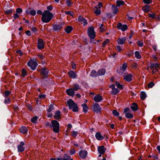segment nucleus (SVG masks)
Here are the masks:
<instances>
[{"mask_svg":"<svg viewBox=\"0 0 160 160\" xmlns=\"http://www.w3.org/2000/svg\"><path fill=\"white\" fill-rule=\"evenodd\" d=\"M53 17V15L51 12L46 10L43 13L41 20L43 22L47 23L50 21Z\"/></svg>","mask_w":160,"mask_h":160,"instance_id":"nucleus-1","label":"nucleus"},{"mask_svg":"<svg viewBox=\"0 0 160 160\" xmlns=\"http://www.w3.org/2000/svg\"><path fill=\"white\" fill-rule=\"evenodd\" d=\"M51 128H52L53 131L56 133H58L59 131V124L56 120H53L51 121V123L49 125Z\"/></svg>","mask_w":160,"mask_h":160,"instance_id":"nucleus-2","label":"nucleus"},{"mask_svg":"<svg viewBox=\"0 0 160 160\" xmlns=\"http://www.w3.org/2000/svg\"><path fill=\"white\" fill-rule=\"evenodd\" d=\"M67 104L70 109L74 112L78 111V107L77 104L71 99H69L67 101Z\"/></svg>","mask_w":160,"mask_h":160,"instance_id":"nucleus-3","label":"nucleus"},{"mask_svg":"<svg viewBox=\"0 0 160 160\" xmlns=\"http://www.w3.org/2000/svg\"><path fill=\"white\" fill-rule=\"evenodd\" d=\"M150 68L152 74H154L158 72L159 68V64L157 63H152L151 64Z\"/></svg>","mask_w":160,"mask_h":160,"instance_id":"nucleus-4","label":"nucleus"},{"mask_svg":"<svg viewBox=\"0 0 160 160\" xmlns=\"http://www.w3.org/2000/svg\"><path fill=\"white\" fill-rule=\"evenodd\" d=\"M88 34L91 39H94L96 37L95 32L93 27H90L88 28Z\"/></svg>","mask_w":160,"mask_h":160,"instance_id":"nucleus-5","label":"nucleus"},{"mask_svg":"<svg viewBox=\"0 0 160 160\" xmlns=\"http://www.w3.org/2000/svg\"><path fill=\"white\" fill-rule=\"evenodd\" d=\"M27 64L30 68L32 70H35L38 65L36 60L35 61L30 60L28 62Z\"/></svg>","mask_w":160,"mask_h":160,"instance_id":"nucleus-6","label":"nucleus"},{"mask_svg":"<svg viewBox=\"0 0 160 160\" xmlns=\"http://www.w3.org/2000/svg\"><path fill=\"white\" fill-rule=\"evenodd\" d=\"M132 75L131 73H125L123 76V79L126 81L130 82L132 80Z\"/></svg>","mask_w":160,"mask_h":160,"instance_id":"nucleus-7","label":"nucleus"},{"mask_svg":"<svg viewBox=\"0 0 160 160\" xmlns=\"http://www.w3.org/2000/svg\"><path fill=\"white\" fill-rule=\"evenodd\" d=\"M92 109L93 111L96 113L100 112L102 110L99 104L98 103H95L93 104Z\"/></svg>","mask_w":160,"mask_h":160,"instance_id":"nucleus-8","label":"nucleus"},{"mask_svg":"<svg viewBox=\"0 0 160 160\" xmlns=\"http://www.w3.org/2000/svg\"><path fill=\"white\" fill-rule=\"evenodd\" d=\"M79 155L81 158L82 159H85L87 157L88 152L85 150H81L79 151Z\"/></svg>","mask_w":160,"mask_h":160,"instance_id":"nucleus-9","label":"nucleus"},{"mask_svg":"<svg viewBox=\"0 0 160 160\" xmlns=\"http://www.w3.org/2000/svg\"><path fill=\"white\" fill-rule=\"evenodd\" d=\"M117 28L118 29L121 30L122 31H125L128 28L127 25L126 24L122 25L121 23H118Z\"/></svg>","mask_w":160,"mask_h":160,"instance_id":"nucleus-10","label":"nucleus"},{"mask_svg":"<svg viewBox=\"0 0 160 160\" xmlns=\"http://www.w3.org/2000/svg\"><path fill=\"white\" fill-rule=\"evenodd\" d=\"M62 24H53L52 26L53 30L55 32H58L61 30L62 28Z\"/></svg>","mask_w":160,"mask_h":160,"instance_id":"nucleus-11","label":"nucleus"},{"mask_svg":"<svg viewBox=\"0 0 160 160\" xmlns=\"http://www.w3.org/2000/svg\"><path fill=\"white\" fill-rule=\"evenodd\" d=\"M44 42L42 39L39 38L38 40V48L39 49H41L44 48Z\"/></svg>","mask_w":160,"mask_h":160,"instance_id":"nucleus-12","label":"nucleus"},{"mask_svg":"<svg viewBox=\"0 0 160 160\" xmlns=\"http://www.w3.org/2000/svg\"><path fill=\"white\" fill-rule=\"evenodd\" d=\"M49 70L47 68H43L41 70V75L43 78H46L48 74Z\"/></svg>","mask_w":160,"mask_h":160,"instance_id":"nucleus-13","label":"nucleus"},{"mask_svg":"<svg viewBox=\"0 0 160 160\" xmlns=\"http://www.w3.org/2000/svg\"><path fill=\"white\" fill-rule=\"evenodd\" d=\"M25 145V143L22 141L20 142V144L18 146V151L19 152H22L25 150V148L23 146Z\"/></svg>","mask_w":160,"mask_h":160,"instance_id":"nucleus-14","label":"nucleus"},{"mask_svg":"<svg viewBox=\"0 0 160 160\" xmlns=\"http://www.w3.org/2000/svg\"><path fill=\"white\" fill-rule=\"evenodd\" d=\"M98 150L100 154H102L105 153L106 150V148L104 146H98Z\"/></svg>","mask_w":160,"mask_h":160,"instance_id":"nucleus-15","label":"nucleus"},{"mask_svg":"<svg viewBox=\"0 0 160 160\" xmlns=\"http://www.w3.org/2000/svg\"><path fill=\"white\" fill-rule=\"evenodd\" d=\"M78 21L82 24L83 26H85L87 24V22L85 19L82 16H79L78 18Z\"/></svg>","mask_w":160,"mask_h":160,"instance_id":"nucleus-16","label":"nucleus"},{"mask_svg":"<svg viewBox=\"0 0 160 160\" xmlns=\"http://www.w3.org/2000/svg\"><path fill=\"white\" fill-rule=\"evenodd\" d=\"M102 99V97L99 94H98L95 96L93 98V100L96 102H100L101 101Z\"/></svg>","mask_w":160,"mask_h":160,"instance_id":"nucleus-17","label":"nucleus"},{"mask_svg":"<svg viewBox=\"0 0 160 160\" xmlns=\"http://www.w3.org/2000/svg\"><path fill=\"white\" fill-rule=\"evenodd\" d=\"M67 94L71 96H73L75 95V92L72 88L68 89L66 91Z\"/></svg>","mask_w":160,"mask_h":160,"instance_id":"nucleus-18","label":"nucleus"},{"mask_svg":"<svg viewBox=\"0 0 160 160\" xmlns=\"http://www.w3.org/2000/svg\"><path fill=\"white\" fill-rule=\"evenodd\" d=\"M95 136L96 139L98 140H101L104 139L103 137L101 135L100 132L96 133Z\"/></svg>","mask_w":160,"mask_h":160,"instance_id":"nucleus-19","label":"nucleus"},{"mask_svg":"<svg viewBox=\"0 0 160 160\" xmlns=\"http://www.w3.org/2000/svg\"><path fill=\"white\" fill-rule=\"evenodd\" d=\"M126 40V37H124L122 38H119L117 40V42L119 44H122L125 42Z\"/></svg>","mask_w":160,"mask_h":160,"instance_id":"nucleus-20","label":"nucleus"},{"mask_svg":"<svg viewBox=\"0 0 160 160\" xmlns=\"http://www.w3.org/2000/svg\"><path fill=\"white\" fill-rule=\"evenodd\" d=\"M68 74L70 78H75L77 77L76 74L73 71H70L68 72Z\"/></svg>","mask_w":160,"mask_h":160,"instance_id":"nucleus-21","label":"nucleus"},{"mask_svg":"<svg viewBox=\"0 0 160 160\" xmlns=\"http://www.w3.org/2000/svg\"><path fill=\"white\" fill-rule=\"evenodd\" d=\"M54 118L56 119H59L61 118V112L59 111H57L55 113V115L54 116Z\"/></svg>","mask_w":160,"mask_h":160,"instance_id":"nucleus-22","label":"nucleus"},{"mask_svg":"<svg viewBox=\"0 0 160 160\" xmlns=\"http://www.w3.org/2000/svg\"><path fill=\"white\" fill-rule=\"evenodd\" d=\"M19 130L21 133L24 134L27 133L28 131L27 128L24 126L21 127L19 129Z\"/></svg>","mask_w":160,"mask_h":160,"instance_id":"nucleus-23","label":"nucleus"},{"mask_svg":"<svg viewBox=\"0 0 160 160\" xmlns=\"http://www.w3.org/2000/svg\"><path fill=\"white\" fill-rule=\"evenodd\" d=\"M106 72L105 70L102 68L99 70L98 71V76L103 75H104Z\"/></svg>","mask_w":160,"mask_h":160,"instance_id":"nucleus-24","label":"nucleus"},{"mask_svg":"<svg viewBox=\"0 0 160 160\" xmlns=\"http://www.w3.org/2000/svg\"><path fill=\"white\" fill-rule=\"evenodd\" d=\"M98 8L97 6H96L93 9L94 11V12L96 14V15H99L101 13L100 9H98Z\"/></svg>","mask_w":160,"mask_h":160,"instance_id":"nucleus-25","label":"nucleus"},{"mask_svg":"<svg viewBox=\"0 0 160 160\" xmlns=\"http://www.w3.org/2000/svg\"><path fill=\"white\" fill-rule=\"evenodd\" d=\"M26 13L28 15H31L32 16H35L36 14V11L34 10H31L30 11L27 10Z\"/></svg>","mask_w":160,"mask_h":160,"instance_id":"nucleus-26","label":"nucleus"},{"mask_svg":"<svg viewBox=\"0 0 160 160\" xmlns=\"http://www.w3.org/2000/svg\"><path fill=\"white\" fill-rule=\"evenodd\" d=\"M131 108L133 111H136L138 110V106L136 103H133L132 104Z\"/></svg>","mask_w":160,"mask_h":160,"instance_id":"nucleus-27","label":"nucleus"},{"mask_svg":"<svg viewBox=\"0 0 160 160\" xmlns=\"http://www.w3.org/2000/svg\"><path fill=\"white\" fill-rule=\"evenodd\" d=\"M128 67V64L127 63H123L122 66L120 68V70L122 72H124L126 70Z\"/></svg>","mask_w":160,"mask_h":160,"instance_id":"nucleus-28","label":"nucleus"},{"mask_svg":"<svg viewBox=\"0 0 160 160\" xmlns=\"http://www.w3.org/2000/svg\"><path fill=\"white\" fill-rule=\"evenodd\" d=\"M90 75L92 77H96L98 76V72H97L94 70H92L91 72Z\"/></svg>","mask_w":160,"mask_h":160,"instance_id":"nucleus-29","label":"nucleus"},{"mask_svg":"<svg viewBox=\"0 0 160 160\" xmlns=\"http://www.w3.org/2000/svg\"><path fill=\"white\" fill-rule=\"evenodd\" d=\"M112 10L114 14H117L118 12V8L114 5H112Z\"/></svg>","mask_w":160,"mask_h":160,"instance_id":"nucleus-30","label":"nucleus"},{"mask_svg":"<svg viewBox=\"0 0 160 160\" xmlns=\"http://www.w3.org/2000/svg\"><path fill=\"white\" fill-rule=\"evenodd\" d=\"M82 106L83 108V111L85 113H86L87 112L88 107L86 104L84 103L83 104H82L81 105Z\"/></svg>","mask_w":160,"mask_h":160,"instance_id":"nucleus-31","label":"nucleus"},{"mask_svg":"<svg viewBox=\"0 0 160 160\" xmlns=\"http://www.w3.org/2000/svg\"><path fill=\"white\" fill-rule=\"evenodd\" d=\"M149 6L147 5L144 6L142 8V10L145 12H147L149 11Z\"/></svg>","mask_w":160,"mask_h":160,"instance_id":"nucleus-32","label":"nucleus"},{"mask_svg":"<svg viewBox=\"0 0 160 160\" xmlns=\"http://www.w3.org/2000/svg\"><path fill=\"white\" fill-rule=\"evenodd\" d=\"M73 28L71 26H68L66 28L65 31L68 34L72 30Z\"/></svg>","mask_w":160,"mask_h":160,"instance_id":"nucleus-33","label":"nucleus"},{"mask_svg":"<svg viewBox=\"0 0 160 160\" xmlns=\"http://www.w3.org/2000/svg\"><path fill=\"white\" fill-rule=\"evenodd\" d=\"M116 3L117 6L118 7H119L124 4V2L122 0H118L117 1Z\"/></svg>","mask_w":160,"mask_h":160,"instance_id":"nucleus-34","label":"nucleus"},{"mask_svg":"<svg viewBox=\"0 0 160 160\" xmlns=\"http://www.w3.org/2000/svg\"><path fill=\"white\" fill-rule=\"evenodd\" d=\"M74 87L72 89L74 90V91H78V90L80 89V86L78 84H74Z\"/></svg>","mask_w":160,"mask_h":160,"instance_id":"nucleus-35","label":"nucleus"},{"mask_svg":"<svg viewBox=\"0 0 160 160\" xmlns=\"http://www.w3.org/2000/svg\"><path fill=\"white\" fill-rule=\"evenodd\" d=\"M146 97V93L144 92H141L140 93V98L141 99L144 100Z\"/></svg>","mask_w":160,"mask_h":160,"instance_id":"nucleus-36","label":"nucleus"},{"mask_svg":"<svg viewBox=\"0 0 160 160\" xmlns=\"http://www.w3.org/2000/svg\"><path fill=\"white\" fill-rule=\"evenodd\" d=\"M54 109V105L51 104L49 106L48 109L47 110L48 112H51L52 110H53Z\"/></svg>","mask_w":160,"mask_h":160,"instance_id":"nucleus-37","label":"nucleus"},{"mask_svg":"<svg viewBox=\"0 0 160 160\" xmlns=\"http://www.w3.org/2000/svg\"><path fill=\"white\" fill-rule=\"evenodd\" d=\"M135 57L138 59H140L141 58L139 52L138 51H136L135 52Z\"/></svg>","mask_w":160,"mask_h":160,"instance_id":"nucleus-38","label":"nucleus"},{"mask_svg":"<svg viewBox=\"0 0 160 160\" xmlns=\"http://www.w3.org/2000/svg\"><path fill=\"white\" fill-rule=\"evenodd\" d=\"M133 116L132 114L130 113H126L125 114V117L127 118H132Z\"/></svg>","mask_w":160,"mask_h":160,"instance_id":"nucleus-39","label":"nucleus"},{"mask_svg":"<svg viewBox=\"0 0 160 160\" xmlns=\"http://www.w3.org/2000/svg\"><path fill=\"white\" fill-rule=\"evenodd\" d=\"M109 42V40L108 39H107L104 41L102 44V47H104L106 45L108 44Z\"/></svg>","mask_w":160,"mask_h":160,"instance_id":"nucleus-40","label":"nucleus"},{"mask_svg":"<svg viewBox=\"0 0 160 160\" xmlns=\"http://www.w3.org/2000/svg\"><path fill=\"white\" fill-rule=\"evenodd\" d=\"M11 92L6 90L5 91L4 97L5 98H8L11 93Z\"/></svg>","mask_w":160,"mask_h":160,"instance_id":"nucleus-41","label":"nucleus"},{"mask_svg":"<svg viewBox=\"0 0 160 160\" xmlns=\"http://www.w3.org/2000/svg\"><path fill=\"white\" fill-rule=\"evenodd\" d=\"M115 84L117 86V87L121 89H123V87L122 86L121 84L119 82H116Z\"/></svg>","mask_w":160,"mask_h":160,"instance_id":"nucleus-42","label":"nucleus"},{"mask_svg":"<svg viewBox=\"0 0 160 160\" xmlns=\"http://www.w3.org/2000/svg\"><path fill=\"white\" fill-rule=\"evenodd\" d=\"M112 92L113 95H116L119 92L118 89L116 88H114L112 89Z\"/></svg>","mask_w":160,"mask_h":160,"instance_id":"nucleus-43","label":"nucleus"},{"mask_svg":"<svg viewBox=\"0 0 160 160\" xmlns=\"http://www.w3.org/2000/svg\"><path fill=\"white\" fill-rule=\"evenodd\" d=\"M13 11V10L12 9H10L5 11V13L7 15H9L11 14L12 13Z\"/></svg>","mask_w":160,"mask_h":160,"instance_id":"nucleus-44","label":"nucleus"},{"mask_svg":"<svg viewBox=\"0 0 160 160\" xmlns=\"http://www.w3.org/2000/svg\"><path fill=\"white\" fill-rule=\"evenodd\" d=\"M66 3L67 6L69 7H71L72 4V2L70 0H66Z\"/></svg>","mask_w":160,"mask_h":160,"instance_id":"nucleus-45","label":"nucleus"},{"mask_svg":"<svg viewBox=\"0 0 160 160\" xmlns=\"http://www.w3.org/2000/svg\"><path fill=\"white\" fill-rule=\"evenodd\" d=\"M38 119V117H37L36 116H35L31 119V122L33 123L36 122L37 120Z\"/></svg>","mask_w":160,"mask_h":160,"instance_id":"nucleus-46","label":"nucleus"},{"mask_svg":"<svg viewBox=\"0 0 160 160\" xmlns=\"http://www.w3.org/2000/svg\"><path fill=\"white\" fill-rule=\"evenodd\" d=\"M27 75V72L26 69H23L22 71V76L24 77Z\"/></svg>","mask_w":160,"mask_h":160,"instance_id":"nucleus-47","label":"nucleus"},{"mask_svg":"<svg viewBox=\"0 0 160 160\" xmlns=\"http://www.w3.org/2000/svg\"><path fill=\"white\" fill-rule=\"evenodd\" d=\"M112 113L113 115L116 117H118L119 115V113L116 110H113Z\"/></svg>","mask_w":160,"mask_h":160,"instance_id":"nucleus-48","label":"nucleus"},{"mask_svg":"<svg viewBox=\"0 0 160 160\" xmlns=\"http://www.w3.org/2000/svg\"><path fill=\"white\" fill-rule=\"evenodd\" d=\"M70 157L68 154H65L64 155V157L62 159L63 160H68L70 158Z\"/></svg>","mask_w":160,"mask_h":160,"instance_id":"nucleus-49","label":"nucleus"},{"mask_svg":"<svg viewBox=\"0 0 160 160\" xmlns=\"http://www.w3.org/2000/svg\"><path fill=\"white\" fill-rule=\"evenodd\" d=\"M148 16L152 19H154L156 18V14L155 13H150L148 14Z\"/></svg>","mask_w":160,"mask_h":160,"instance_id":"nucleus-50","label":"nucleus"},{"mask_svg":"<svg viewBox=\"0 0 160 160\" xmlns=\"http://www.w3.org/2000/svg\"><path fill=\"white\" fill-rule=\"evenodd\" d=\"M143 2L146 4H149L152 2V0H143Z\"/></svg>","mask_w":160,"mask_h":160,"instance_id":"nucleus-51","label":"nucleus"},{"mask_svg":"<svg viewBox=\"0 0 160 160\" xmlns=\"http://www.w3.org/2000/svg\"><path fill=\"white\" fill-rule=\"evenodd\" d=\"M22 9L20 8H17L16 9V13L18 14H20L22 12Z\"/></svg>","mask_w":160,"mask_h":160,"instance_id":"nucleus-52","label":"nucleus"},{"mask_svg":"<svg viewBox=\"0 0 160 160\" xmlns=\"http://www.w3.org/2000/svg\"><path fill=\"white\" fill-rule=\"evenodd\" d=\"M154 85V82H151L148 84V86L149 88H152Z\"/></svg>","mask_w":160,"mask_h":160,"instance_id":"nucleus-53","label":"nucleus"},{"mask_svg":"<svg viewBox=\"0 0 160 160\" xmlns=\"http://www.w3.org/2000/svg\"><path fill=\"white\" fill-rule=\"evenodd\" d=\"M70 154L71 155L74 154L76 152V151L74 148L71 149L69 151Z\"/></svg>","mask_w":160,"mask_h":160,"instance_id":"nucleus-54","label":"nucleus"},{"mask_svg":"<svg viewBox=\"0 0 160 160\" xmlns=\"http://www.w3.org/2000/svg\"><path fill=\"white\" fill-rule=\"evenodd\" d=\"M10 100L8 98H6L4 100V103L5 104H8L10 103Z\"/></svg>","mask_w":160,"mask_h":160,"instance_id":"nucleus-55","label":"nucleus"},{"mask_svg":"<svg viewBox=\"0 0 160 160\" xmlns=\"http://www.w3.org/2000/svg\"><path fill=\"white\" fill-rule=\"evenodd\" d=\"M26 107L28 108V109L30 111L32 110V106L30 104H27L26 105Z\"/></svg>","mask_w":160,"mask_h":160,"instance_id":"nucleus-56","label":"nucleus"},{"mask_svg":"<svg viewBox=\"0 0 160 160\" xmlns=\"http://www.w3.org/2000/svg\"><path fill=\"white\" fill-rule=\"evenodd\" d=\"M72 136L73 137H76L78 135V132H77L73 131L72 132Z\"/></svg>","mask_w":160,"mask_h":160,"instance_id":"nucleus-57","label":"nucleus"},{"mask_svg":"<svg viewBox=\"0 0 160 160\" xmlns=\"http://www.w3.org/2000/svg\"><path fill=\"white\" fill-rule=\"evenodd\" d=\"M138 45L140 47H142L143 45V43L142 42L138 41L137 42Z\"/></svg>","mask_w":160,"mask_h":160,"instance_id":"nucleus-58","label":"nucleus"},{"mask_svg":"<svg viewBox=\"0 0 160 160\" xmlns=\"http://www.w3.org/2000/svg\"><path fill=\"white\" fill-rule=\"evenodd\" d=\"M39 97L40 99H44L46 98V96L44 94H41L39 96Z\"/></svg>","mask_w":160,"mask_h":160,"instance_id":"nucleus-59","label":"nucleus"},{"mask_svg":"<svg viewBox=\"0 0 160 160\" xmlns=\"http://www.w3.org/2000/svg\"><path fill=\"white\" fill-rule=\"evenodd\" d=\"M117 50L119 52H120L122 51V49L120 46L119 45H117L116 46Z\"/></svg>","mask_w":160,"mask_h":160,"instance_id":"nucleus-60","label":"nucleus"},{"mask_svg":"<svg viewBox=\"0 0 160 160\" xmlns=\"http://www.w3.org/2000/svg\"><path fill=\"white\" fill-rule=\"evenodd\" d=\"M65 13L66 14L72 16L73 15L72 12L70 11H68L66 12Z\"/></svg>","mask_w":160,"mask_h":160,"instance_id":"nucleus-61","label":"nucleus"},{"mask_svg":"<svg viewBox=\"0 0 160 160\" xmlns=\"http://www.w3.org/2000/svg\"><path fill=\"white\" fill-rule=\"evenodd\" d=\"M13 17L15 19H16L19 17V15L18 13H16L14 14Z\"/></svg>","mask_w":160,"mask_h":160,"instance_id":"nucleus-62","label":"nucleus"},{"mask_svg":"<svg viewBox=\"0 0 160 160\" xmlns=\"http://www.w3.org/2000/svg\"><path fill=\"white\" fill-rule=\"evenodd\" d=\"M71 65L72 67V68L73 69H75L76 68L75 64L73 62H72Z\"/></svg>","mask_w":160,"mask_h":160,"instance_id":"nucleus-63","label":"nucleus"},{"mask_svg":"<svg viewBox=\"0 0 160 160\" xmlns=\"http://www.w3.org/2000/svg\"><path fill=\"white\" fill-rule=\"evenodd\" d=\"M97 6L98 8H101L102 7V3L101 2L99 3L98 5H97Z\"/></svg>","mask_w":160,"mask_h":160,"instance_id":"nucleus-64","label":"nucleus"}]
</instances>
